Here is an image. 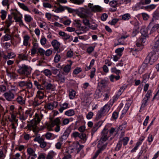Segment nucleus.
Segmentation results:
<instances>
[{"label": "nucleus", "mask_w": 159, "mask_h": 159, "mask_svg": "<svg viewBox=\"0 0 159 159\" xmlns=\"http://www.w3.org/2000/svg\"><path fill=\"white\" fill-rule=\"evenodd\" d=\"M79 138L81 139L82 142L83 143L86 142L87 139L86 134L84 133H80Z\"/></svg>", "instance_id": "nucleus-34"}, {"label": "nucleus", "mask_w": 159, "mask_h": 159, "mask_svg": "<svg viewBox=\"0 0 159 159\" xmlns=\"http://www.w3.org/2000/svg\"><path fill=\"white\" fill-rule=\"evenodd\" d=\"M3 96L7 100L9 101L13 99L15 97L14 94L11 91L5 93L3 94Z\"/></svg>", "instance_id": "nucleus-13"}, {"label": "nucleus", "mask_w": 159, "mask_h": 159, "mask_svg": "<svg viewBox=\"0 0 159 159\" xmlns=\"http://www.w3.org/2000/svg\"><path fill=\"white\" fill-rule=\"evenodd\" d=\"M151 0H141L139 3L140 5L148 4L150 3Z\"/></svg>", "instance_id": "nucleus-54"}, {"label": "nucleus", "mask_w": 159, "mask_h": 159, "mask_svg": "<svg viewBox=\"0 0 159 159\" xmlns=\"http://www.w3.org/2000/svg\"><path fill=\"white\" fill-rule=\"evenodd\" d=\"M89 7L93 11L101 12L102 10V8L98 5H93V4L89 3L88 5Z\"/></svg>", "instance_id": "nucleus-12"}, {"label": "nucleus", "mask_w": 159, "mask_h": 159, "mask_svg": "<svg viewBox=\"0 0 159 159\" xmlns=\"http://www.w3.org/2000/svg\"><path fill=\"white\" fill-rule=\"evenodd\" d=\"M46 87L47 90H52L53 89L54 86L52 84L48 83L46 85Z\"/></svg>", "instance_id": "nucleus-63"}, {"label": "nucleus", "mask_w": 159, "mask_h": 159, "mask_svg": "<svg viewBox=\"0 0 159 159\" xmlns=\"http://www.w3.org/2000/svg\"><path fill=\"white\" fill-rule=\"evenodd\" d=\"M117 1L115 0H113L109 2V4L112 7L110 9V11H116V7L117 5Z\"/></svg>", "instance_id": "nucleus-16"}, {"label": "nucleus", "mask_w": 159, "mask_h": 159, "mask_svg": "<svg viewBox=\"0 0 159 159\" xmlns=\"http://www.w3.org/2000/svg\"><path fill=\"white\" fill-rule=\"evenodd\" d=\"M17 3L18 5L21 8L23 9L25 11H28V8L24 4L21 3L20 2H18Z\"/></svg>", "instance_id": "nucleus-52"}, {"label": "nucleus", "mask_w": 159, "mask_h": 159, "mask_svg": "<svg viewBox=\"0 0 159 159\" xmlns=\"http://www.w3.org/2000/svg\"><path fill=\"white\" fill-rule=\"evenodd\" d=\"M19 69L17 70V72L20 75L28 76L31 73L32 69L30 66L25 64L18 66Z\"/></svg>", "instance_id": "nucleus-3"}, {"label": "nucleus", "mask_w": 159, "mask_h": 159, "mask_svg": "<svg viewBox=\"0 0 159 159\" xmlns=\"http://www.w3.org/2000/svg\"><path fill=\"white\" fill-rule=\"evenodd\" d=\"M84 0H71V2L75 4L80 5L82 4Z\"/></svg>", "instance_id": "nucleus-57"}, {"label": "nucleus", "mask_w": 159, "mask_h": 159, "mask_svg": "<svg viewBox=\"0 0 159 159\" xmlns=\"http://www.w3.org/2000/svg\"><path fill=\"white\" fill-rule=\"evenodd\" d=\"M156 6V5L152 4L146 6L145 8L146 9L152 10L155 8Z\"/></svg>", "instance_id": "nucleus-62"}, {"label": "nucleus", "mask_w": 159, "mask_h": 159, "mask_svg": "<svg viewBox=\"0 0 159 159\" xmlns=\"http://www.w3.org/2000/svg\"><path fill=\"white\" fill-rule=\"evenodd\" d=\"M62 142L59 141L55 144V146L56 148L58 149H60L61 148V145L62 144Z\"/></svg>", "instance_id": "nucleus-64"}, {"label": "nucleus", "mask_w": 159, "mask_h": 159, "mask_svg": "<svg viewBox=\"0 0 159 159\" xmlns=\"http://www.w3.org/2000/svg\"><path fill=\"white\" fill-rule=\"evenodd\" d=\"M38 48V43H34L31 50V54L32 56H33L37 53V50L39 48Z\"/></svg>", "instance_id": "nucleus-20"}, {"label": "nucleus", "mask_w": 159, "mask_h": 159, "mask_svg": "<svg viewBox=\"0 0 159 159\" xmlns=\"http://www.w3.org/2000/svg\"><path fill=\"white\" fill-rule=\"evenodd\" d=\"M16 100L19 104L21 105H23L25 104V99L22 96H18L16 98Z\"/></svg>", "instance_id": "nucleus-28"}, {"label": "nucleus", "mask_w": 159, "mask_h": 159, "mask_svg": "<svg viewBox=\"0 0 159 159\" xmlns=\"http://www.w3.org/2000/svg\"><path fill=\"white\" fill-rule=\"evenodd\" d=\"M43 115L42 113H35L34 118L28 125L27 127L29 129L33 130V132L37 134L39 132L38 128L37 125L39 123L43 117Z\"/></svg>", "instance_id": "nucleus-1"}, {"label": "nucleus", "mask_w": 159, "mask_h": 159, "mask_svg": "<svg viewBox=\"0 0 159 159\" xmlns=\"http://www.w3.org/2000/svg\"><path fill=\"white\" fill-rule=\"evenodd\" d=\"M124 49V47H122L121 48H119L116 49L115 52L117 55H119V56H121L122 54L123 51Z\"/></svg>", "instance_id": "nucleus-38"}, {"label": "nucleus", "mask_w": 159, "mask_h": 159, "mask_svg": "<svg viewBox=\"0 0 159 159\" xmlns=\"http://www.w3.org/2000/svg\"><path fill=\"white\" fill-rule=\"evenodd\" d=\"M18 57L22 60H27L28 59V55L26 54V52L25 53H22L18 54Z\"/></svg>", "instance_id": "nucleus-30"}, {"label": "nucleus", "mask_w": 159, "mask_h": 159, "mask_svg": "<svg viewBox=\"0 0 159 159\" xmlns=\"http://www.w3.org/2000/svg\"><path fill=\"white\" fill-rule=\"evenodd\" d=\"M98 149L95 152L92 157V159H96L99 154L102 152L105 149L97 146Z\"/></svg>", "instance_id": "nucleus-22"}, {"label": "nucleus", "mask_w": 159, "mask_h": 159, "mask_svg": "<svg viewBox=\"0 0 159 159\" xmlns=\"http://www.w3.org/2000/svg\"><path fill=\"white\" fill-rule=\"evenodd\" d=\"M18 86L21 88L26 87L27 89H31L33 87V84L30 80L28 81H20L18 82Z\"/></svg>", "instance_id": "nucleus-10"}, {"label": "nucleus", "mask_w": 159, "mask_h": 159, "mask_svg": "<svg viewBox=\"0 0 159 159\" xmlns=\"http://www.w3.org/2000/svg\"><path fill=\"white\" fill-rule=\"evenodd\" d=\"M76 92L73 89H70L69 91V97L70 99H73L75 97Z\"/></svg>", "instance_id": "nucleus-26"}, {"label": "nucleus", "mask_w": 159, "mask_h": 159, "mask_svg": "<svg viewBox=\"0 0 159 159\" xmlns=\"http://www.w3.org/2000/svg\"><path fill=\"white\" fill-rule=\"evenodd\" d=\"M44 107L46 108V109H48L49 110H52L53 109V106L51 103L47 104Z\"/></svg>", "instance_id": "nucleus-58"}, {"label": "nucleus", "mask_w": 159, "mask_h": 159, "mask_svg": "<svg viewBox=\"0 0 159 159\" xmlns=\"http://www.w3.org/2000/svg\"><path fill=\"white\" fill-rule=\"evenodd\" d=\"M1 18L2 20H4L6 19L7 12L5 11L2 10L1 11Z\"/></svg>", "instance_id": "nucleus-47"}, {"label": "nucleus", "mask_w": 159, "mask_h": 159, "mask_svg": "<svg viewBox=\"0 0 159 159\" xmlns=\"http://www.w3.org/2000/svg\"><path fill=\"white\" fill-rule=\"evenodd\" d=\"M30 38V37L28 35H26L23 37V45L25 46H27L29 42V40Z\"/></svg>", "instance_id": "nucleus-37"}, {"label": "nucleus", "mask_w": 159, "mask_h": 159, "mask_svg": "<svg viewBox=\"0 0 159 159\" xmlns=\"http://www.w3.org/2000/svg\"><path fill=\"white\" fill-rule=\"evenodd\" d=\"M16 56V54L14 52H7V55H3V58L4 59L7 60L14 58Z\"/></svg>", "instance_id": "nucleus-18"}, {"label": "nucleus", "mask_w": 159, "mask_h": 159, "mask_svg": "<svg viewBox=\"0 0 159 159\" xmlns=\"http://www.w3.org/2000/svg\"><path fill=\"white\" fill-rule=\"evenodd\" d=\"M17 126V122H15V123L11 122V126L13 132H16Z\"/></svg>", "instance_id": "nucleus-48"}, {"label": "nucleus", "mask_w": 159, "mask_h": 159, "mask_svg": "<svg viewBox=\"0 0 159 159\" xmlns=\"http://www.w3.org/2000/svg\"><path fill=\"white\" fill-rule=\"evenodd\" d=\"M111 70L112 73H114L117 75H119L120 73V70H117L116 67L112 68Z\"/></svg>", "instance_id": "nucleus-59"}, {"label": "nucleus", "mask_w": 159, "mask_h": 159, "mask_svg": "<svg viewBox=\"0 0 159 159\" xmlns=\"http://www.w3.org/2000/svg\"><path fill=\"white\" fill-rule=\"evenodd\" d=\"M59 34L65 40L69 39L70 37V35L69 34H67L64 32L61 31L59 32Z\"/></svg>", "instance_id": "nucleus-27"}, {"label": "nucleus", "mask_w": 159, "mask_h": 159, "mask_svg": "<svg viewBox=\"0 0 159 159\" xmlns=\"http://www.w3.org/2000/svg\"><path fill=\"white\" fill-rule=\"evenodd\" d=\"M149 30V29L145 28H142L140 30L141 35L139 39L137 40L136 42L138 41L142 44V43H144L146 41V38L148 37V31Z\"/></svg>", "instance_id": "nucleus-7"}, {"label": "nucleus", "mask_w": 159, "mask_h": 159, "mask_svg": "<svg viewBox=\"0 0 159 159\" xmlns=\"http://www.w3.org/2000/svg\"><path fill=\"white\" fill-rule=\"evenodd\" d=\"M159 18V12L157 10H156L153 13V19L158 20Z\"/></svg>", "instance_id": "nucleus-49"}, {"label": "nucleus", "mask_w": 159, "mask_h": 159, "mask_svg": "<svg viewBox=\"0 0 159 159\" xmlns=\"http://www.w3.org/2000/svg\"><path fill=\"white\" fill-rule=\"evenodd\" d=\"M83 11L84 13H82L80 15V17L83 18L82 22L84 25L88 26L90 23L89 18L91 17L92 14L87 9H84Z\"/></svg>", "instance_id": "nucleus-4"}, {"label": "nucleus", "mask_w": 159, "mask_h": 159, "mask_svg": "<svg viewBox=\"0 0 159 159\" xmlns=\"http://www.w3.org/2000/svg\"><path fill=\"white\" fill-rule=\"evenodd\" d=\"M65 10V6L60 5L59 7L57 8L55 10V12L56 13H60L64 11Z\"/></svg>", "instance_id": "nucleus-43"}, {"label": "nucleus", "mask_w": 159, "mask_h": 159, "mask_svg": "<svg viewBox=\"0 0 159 159\" xmlns=\"http://www.w3.org/2000/svg\"><path fill=\"white\" fill-rule=\"evenodd\" d=\"M110 109L109 106L108 105H105L98 111L96 115V119L98 120L102 116L105 115L109 111Z\"/></svg>", "instance_id": "nucleus-5"}, {"label": "nucleus", "mask_w": 159, "mask_h": 159, "mask_svg": "<svg viewBox=\"0 0 159 159\" xmlns=\"http://www.w3.org/2000/svg\"><path fill=\"white\" fill-rule=\"evenodd\" d=\"M76 146V149L77 151V153H79V152L84 147L83 145H81L79 143H77L75 144Z\"/></svg>", "instance_id": "nucleus-53"}, {"label": "nucleus", "mask_w": 159, "mask_h": 159, "mask_svg": "<svg viewBox=\"0 0 159 159\" xmlns=\"http://www.w3.org/2000/svg\"><path fill=\"white\" fill-rule=\"evenodd\" d=\"M34 84L36 87L37 88L39 89L42 90L44 89L43 86L39 83V81L34 80Z\"/></svg>", "instance_id": "nucleus-32"}, {"label": "nucleus", "mask_w": 159, "mask_h": 159, "mask_svg": "<svg viewBox=\"0 0 159 159\" xmlns=\"http://www.w3.org/2000/svg\"><path fill=\"white\" fill-rule=\"evenodd\" d=\"M44 96V92L42 90H39L37 92L36 98L42 100Z\"/></svg>", "instance_id": "nucleus-33"}, {"label": "nucleus", "mask_w": 159, "mask_h": 159, "mask_svg": "<svg viewBox=\"0 0 159 159\" xmlns=\"http://www.w3.org/2000/svg\"><path fill=\"white\" fill-rule=\"evenodd\" d=\"M149 63H146L145 62V60L144 61L143 63L142 64V66L139 69V71L141 72H143L146 69L147 67V64Z\"/></svg>", "instance_id": "nucleus-39"}, {"label": "nucleus", "mask_w": 159, "mask_h": 159, "mask_svg": "<svg viewBox=\"0 0 159 159\" xmlns=\"http://www.w3.org/2000/svg\"><path fill=\"white\" fill-rule=\"evenodd\" d=\"M103 94V92L101 91L100 89L96 90L94 94V98L96 99H98L101 98Z\"/></svg>", "instance_id": "nucleus-19"}, {"label": "nucleus", "mask_w": 159, "mask_h": 159, "mask_svg": "<svg viewBox=\"0 0 159 159\" xmlns=\"http://www.w3.org/2000/svg\"><path fill=\"white\" fill-rule=\"evenodd\" d=\"M158 57L157 55L153 52H150L146 57L145 60V62L149 63L150 65H152L154 62L157 60Z\"/></svg>", "instance_id": "nucleus-6"}, {"label": "nucleus", "mask_w": 159, "mask_h": 159, "mask_svg": "<svg viewBox=\"0 0 159 159\" xmlns=\"http://www.w3.org/2000/svg\"><path fill=\"white\" fill-rule=\"evenodd\" d=\"M64 114L67 116H71L75 115V111L73 109H70L66 111Z\"/></svg>", "instance_id": "nucleus-35"}, {"label": "nucleus", "mask_w": 159, "mask_h": 159, "mask_svg": "<svg viewBox=\"0 0 159 159\" xmlns=\"http://www.w3.org/2000/svg\"><path fill=\"white\" fill-rule=\"evenodd\" d=\"M39 143L40 144V147L42 148H45L47 145V143L44 141V139H42Z\"/></svg>", "instance_id": "nucleus-56"}, {"label": "nucleus", "mask_w": 159, "mask_h": 159, "mask_svg": "<svg viewBox=\"0 0 159 159\" xmlns=\"http://www.w3.org/2000/svg\"><path fill=\"white\" fill-rule=\"evenodd\" d=\"M51 44L54 48V49L57 53L61 52L59 48L60 43L57 40L55 39L52 40L51 42Z\"/></svg>", "instance_id": "nucleus-11"}, {"label": "nucleus", "mask_w": 159, "mask_h": 159, "mask_svg": "<svg viewBox=\"0 0 159 159\" xmlns=\"http://www.w3.org/2000/svg\"><path fill=\"white\" fill-rule=\"evenodd\" d=\"M122 144V141H119L117 144L116 146V147L115 148V150L116 151H119L121 147Z\"/></svg>", "instance_id": "nucleus-51"}, {"label": "nucleus", "mask_w": 159, "mask_h": 159, "mask_svg": "<svg viewBox=\"0 0 159 159\" xmlns=\"http://www.w3.org/2000/svg\"><path fill=\"white\" fill-rule=\"evenodd\" d=\"M98 25L95 22H93L92 24L90 23L88 27L91 29L93 30H96L98 27Z\"/></svg>", "instance_id": "nucleus-41"}, {"label": "nucleus", "mask_w": 159, "mask_h": 159, "mask_svg": "<svg viewBox=\"0 0 159 159\" xmlns=\"http://www.w3.org/2000/svg\"><path fill=\"white\" fill-rule=\"evenodd\" d=\"M69 104L68 103L65 102L61 105V107L59 109V111L61 113L63 112L64 110L69 108Z\"/></svg>", "instance_id": "nucleus-24"}, {"label": "nucleus", "mask_w": 159, "mask_h": 159, "mask_svg": "<svg viewBox=\"0 0 159 159\" xmlns=\"http://www.w3.org/2000/svg\"><path fill=\"white\" fill-rule=\"evenodd\" d=\"M19 114L20 115L19 118L21 120H25L27 118V115L25 114H21V113H20Z\"/></svg>", "instance_id": "nucleus-61"}, {"label": "nucleus", "mask_w": 159, "mask_h": 159, "mask_svg": "<svg viewBox=\"0 0 159 159\" xmlns=\"http://www.w3.org/2000/svg\"><path fill=\"white\" fill-rule=\"evenodd\" d=\"M61 59V56L60 55L56 54L54 57V61L55 62L58 63Z\"/></svg>", "instance_id": "nucleus-60"}, {"label": "nucleus", "mask_w": 159, "mask_h": 159, "mask_svg": "<svg viewBox=\"0 0 159 159\" xmlns=\"http://www.w3.org/2000/svg\"><path fill=\"white\" fill-rule=\"evenodd\" d=\"M43 72L44 74L48 77H49L52 75V72L50 70L48 69H45L43 71H42Z\"/></svg>", "instance_id": "nucleus-42"}, {"label": "nucleus", "mask_w": 159, "mask_h": 159, "mask_svg": "<svg viewBox=\"0 0 159 159\" xmlns=\"http://www.w3.org/2000/svg\"><path fill=\"white\" fill-rule=\"evenodd\" d=\"M43 102L42 100L35 97L33 102V105L34 107H36L40 105Z\"/></svg>", "instance_id": "nucleus-23"}, {"label": "nucleus", "mask_w": 159, "mask_h": 159, "mask_svg": "<svg viewBox=\"0 0 159 159\" xmlns=\"http://www.w3.org/2000/svg\"><path fill=\"white\" fill-rule=\"evenodd\" d=\"M72 63V62H71L70 64L67 65L64 67L63 70L64 72L68 73L70 71Z\"/></svg>", "instance_id": "nucleus-31"}, {"label": "nucleus", "mask_w": 159, "mask_h": 159, "mask_svg": "<svg viewBox=\"0 0 159 159\" xmlns=\"http://www.w3.org/2000/svg\"><path fill=\"white\" fill-rule=\"evenodd\" d=\"M56 153L52 151H50L47 155L46 159H52L53 157L56 155Z\"/></svg>", "instance_id": "nucleus-36"}, {"label": "nucleus", "mask_w": 159, "mask_h": 159, "mask_svg": "<svg viewBox=\"0 0 159 159\" xmlns=\"http://www.w3.org/2000/svg\"><path fill=\"white\" fill-rule=\"evenodd\" d=\"M148 99L146 98H144L142 101V103L141 108H144L147 105V103Z\"/></svg>", "instance_id": "nucleus-46"}, {"label": "nucleus", "mask_w": 159, "mask_h": 159, "mask_svg": "<svg viewBox=\"0 0 159 159\" xmlns=\"http://www.w3.org/2000/svg\"><path fill=\"white\" fill-rule=\"evenodd\" d=\"M108 130L104 129L102 132V134L100 140L98 141V143L97 146L102 147L104 149H105L107 143L106 142L108 139L107 136Z\"/></svg>", "instance_id": "nucleus-2"}, {"label": "nucleus", "mask_w": 159, "mask_h": 159, "mask_svg": "<svg viewBox=\"0 0 159 159\" xmlns=\"http://www.w3.org/2000/svg\"><path fill=\"white\" fill-rule=\"evenodd\" d=\"M122 19L124 20H127L131 18V15L129 13H125L122 16Z\"/></svg>", "instance_id": "nucleus-40"}, {"label": "nucleus", "mask_w": 159, "mask_h": 159, "mask_svg": "<svg viewBox=\"0 0 159 159\" xmlns=\"http://www.w3.org/2000/svg\"><path fill=\"white\" fill-rule=\"evenodd\" d=\"M14 21L12 20V16L11 15H8V18L6 20L5 22L7 24V27H9L12 24Z\"/></svg>", "instance_id": "nucleus-29"}, {"label": "nucleus", "mask_w": 159, "mask_h": 159, "mask_svg": "<svg viewBox=\"0 0 159 159\" xmlns=\"http://www.w3.org/2000/svg\"><path fill=\"white\" fill-rule=\"evenodd\" d=\"M46 24L45 22L43 23L40 22L39 24V26L41 28H43L45 30H48L49 28L46 25Z\"/></svg>", "instance_id": "nucleus-44"}, {"label": "nucleus", "mask_w": 159, "mask_h": 159, "mask_svg": "<svg viewBox=\"0 0 159 159\" xmlns=\"http://www.w3.org/2000/svg\"><path fill=\"white\" fill-rule=\"evenodd\" d=\"M66 10L68 12L71 13L76 12L77 11V9H73L67 6H65V10Z\"/></svg>", "instance_id": "nucleus-55"}, {"label": "nucleus", "mask_w": 159, "mask_h": 159, "mask_svg": "<svg viewBox=\"0 0 159 159\" xmlns=\"http://www.w3.org/2000/svg\"><path fill=\"white\" fill-rule=\"evenodd\" d=\"M12 14L14 16V19L16 22H18L22 20V16L17 11H14L12 13Z\"/></svg>", "instance_id": "nucleus-17"}, {"label": "nucleus", "mask_w": 159, "mask_h": 159, "mask_svg": "<svg viewBox=\"0 0 159 159\" xmlns=\"http://www.w3.org/2000/svg\"><path fill=\"white\" fill-rule=\"evenodd\" d=\"M25 20L27 23L30 22L33 20V18L29 15H25Z\"/></svg>", "instance_id": "nucleus-45"}, {"label": "nucleus", "mask_w": 159, "mask_h": 159, "mask_svg": "<svg viewBox=\"0 0 159 159\" xmlns=\"http://www.w3.org/2000/svg\"><path fill=\"white\" fill-rule=\"evenodd\" d=\"M120 35V37L117 40L118 42H116L114 43L115 46L118 45H123L124 41L129 35V34L126 32H123Z\"/></svg>", "instance_id": "nucleus-8"}, {"label": "nucleus", "mask_w": 159, "mask_h": 159, "mask_svg": "<svg viewBox=\"0 0 159 159\" xmlns=\"http://www.w3.org/2000/svg\"><path fill=\"white\" fill-rule=\"evenodd\" d=\"M64 73H59L56 76V79L59 84H62L65 82L66 78L63 75Z\"/></svg>", "instance_id": "nucleus-14"}, {"label": "nucleus", "mask_w": 159, "mask_h": 159, "mask_svg": "<svg viewBox=\"0 0 159 159\" xmlns=\"http://www.w3.org/2000/svg\"><path fill=\"white\" fill-rule=\"evenodd\" d=\"M6 72L7 76L10 77L11 78H15L16 75V74L15 72H10L7 70H6Z\"/></svg>", "instance_id": "nucleus-50"}, {"label": "nucleus", "mask_w": 159, "mask_h": 159, "mask_svg": "<svg viewBox=\"0 0 159 159\" xmlns=\"http://www.w3.org/2000/svg\"><path fill=\"white\" fill-rule=\"evenodd\" d=\"M135 48L133 51V55L135 56L136 52L142 50L143 48V46L142 44L137 41L136 43Z\"/></svg>", "instance_id": "nucleus-15"}, {"label": "nucleus", "mask_w": 159, "mask_h": 159, "mask_svg": "<svg viewBox=\"0 0 159 159\" xmlns=\"http://www.w3.org/2000/svg\"><path fill=\"white\" fill-rule=\"evenodd\" d=\"M132 102L131 101L128 102L125 104V106L122 111V114H125L127 111L128 110L129 107H130Z\"/></svg>", "instance_id": "nucleus-21"}, {"label": "nucleus", "mask_w": 159, "mask_h": 159, "mask_svg": "<svg viewBox=\"0 0 159 159\" xmlns=\"http://www.w3.org/2000/svg\"><path fill=\"white\" fill-rule=\"evenodd\" d=\"M61 124V121L60 119L58 117H57L53 120H51L50 123L47 125V127L48 129L50 130H52V128L55 125H60Z\"/></svg>", "instance_id": "nucleus-9"}, {"label": "nucleus", "mask_w": 159, "mask_h": 159, "mask_svg": "<svg viewBox=\"0 0 159 159\" xmlns=\"http://www.w3.org/2000/svg\"><path fill=\"white\" fill-rule=\"evenodd\" d=\"M27 152L29 156L27 159H30V157L32 155H34L36 156V154L35 153V152L34 150L31 148H28L27 149Z\"/></svg>", "instance_id": "nucleus-25"}]
</instances>
